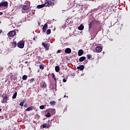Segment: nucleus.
Wrapping results in <instances>:
<instances>
[{"mask_svg": "<svg viewBox=\"0 0 130 130\" xmlns=\"http://www.w3.org/2000/svg\"><path fill=\"white\" fill-rule=\"evenodd\" d=\"M45 7H51L54 6V2L52 0H46L45 2Z\"/></svg>", "mask_w": 130, "mask_h": 130, "instance_id": "1", "label": "nucleus"}, {"mask_svg": "<svg viewBox=\"0 0 130 130\" xmlns=\"http://www.w3.org/2000/svg\"><path fill=\"white\" fill-rule=\"evenodd\" d=\"M4 95L5 94H2V97L3 99L1 100V103L5 104V103H8V100H9V99H8V95L5 94V96H4Z\"/></svg>", "mask_w": 130, "mask_h": 130, "instance_id": "2", "label": "nucleus"}, {"mask_svg": "<svg viewBox=\"0 0 130 130\" xmlns=\"http://www.w3.org/2000/svg\"><path fill=\"white\" fill-rule=\"evenodd\" d=\"M17 46L19 48H24V46H25V42L24 41H20L17 43Z\"/></svg>", "mask_w": 130, "mask_h": 130, "instance_id": "3", "label": "nucleus"}, {"mask_svg": "<svg viewBox=\"0 0 130 130\" xmlns=\"http://www.w3.org/2000/svg\"><path fill=\"white\" fill-rule=\"evenodd\" d=\"M8 6H9V3H8V2L7 1H4L0 3V9L2 7L8 8Z\"/></svg>", "mask_w": 130, "mask_h": 130, "instance_id": "4", "label": "nucleus"}, {"mask_svg": "<svg viewBox=\"0 0 130 130\" xmlns=\"http://www.w3.org/2000/svg\"><path fill=\"white\" fill-rule=\"evenodd\" d=\"M16 34H17V32H16L14 30H12L10 31L9 33H8L7 35L8 36H10V37H14V36H15Z\"/></svg>", "mask_w": 130, "mask_h": 130, "instance_id": "5", "label": "nucleus"}, {"mask_svg": "<svg viewBox=\"0 0 130 130\" xmlns=\"http://www.w3.org/2000/svg\"><path fill=\"white\" fill-rule=\"evenodd\" d=\"M47 86V84H46V82H45L44 81H43L40 83L41 88L45 89V88H46Z\"/></svg>", "mask_w": 130, "mask_h": 130, "instance_id": "6", "label": "nucleus"}, {"mask_svg": "<svg viewBox=\"0 0 130 130\" xmlns=\"http://www.w3.org/2000/svg\"><path fill=\"white\" fill-rule=\"evenodd\" d=\"M17 42L13 41L11 42L10 44V48H15L17 47Z\"/></svg>", "mask_w": 130, "mask_h": 130, "instance_id": "7", "label": "nucleus"}, {"mask_svg": "<svg viewBox=\"0 0 130 130\" xmlns=\"http://www.w3.org/2000/svg\"><path fill=\"white\" fill-rule=\"evenodd\" d=\"M42 45L45 47L46 50H48L49 49V44L48 43H42Z\"/></svg>", "mask_w": 130, "mask_h": 130, "instance_id": "8", "label": "nucleus"}, {"mask_svg": "<svg viewBox=\"0 0 130 130\" xmlns=\"http://www.w3.org/2000/svg\"><path fill=\"white\" fill-rule=\"evenodd\" d=\"M33 109H35V106H30L29 107H28L25 110L26 111H31L33 110Z\"/></svg>", "mask_w": 130, "mask_h": 130, "instance_id": "9", "label": "nucleus"}, {"mask_svg": "<svg viewBox=\"0 0 130 130\" xmlns=\"http://www.w3.org/2000/svg\"><path fill=\"white\" fill-rule=\"evenodd\" d=\"M42 127L43 128H46V127H47V128H49V127H50V124H49V123H44L42 125Z\"/></svg>", "mask_w": 130, "mask_h": 130, "instance_id": "10", "label": "nucleus"}, {"mask_svg": "<svg viewBox=\"0 0 130 130\" xmlns=\"http://www.w3.org/2000/svg\"><path fill=\"white\" fill-rule=\"evenodd\" d=\"M48 27V25L47 24H45L43 27V32L44 33H45L46 32V30H47V28Z\"/></svg>", "mask_w": 130, "mask_h": 130, "instance_id": "11", "label": "nucleus"}, {"mask_svg": "<svg viewBox=\"0 0 130 130\" xmlns=\"http://www.w3.org/2000/svg\"><path fill=\"white\" fill-rule=\"evenodd\" d=\"M65 53H68V54H70L71 52H72V49L70 48H67L64 50Z\"/></svg>", "mask_w": 130, "mask_h": 130, "instance_id": "12", "label": "nucleus"}, {"mask_svg": "<svg viewBox=\"0 0 130 130\" xmlns=\"http://www.w3.org/2000/svg\"><path fill=\"white\" fill-rule=\"evenodd\" d=\"M96 52H101L102 51V48L100 46L96 47L95 48Z\"/></svg>", "mask_w": 130, "mask_h": 130, "instance_id": "13", "label": "nucleus"}, {"mask_svg": "<svg viewBox=\"0 0 130 130\" xmlns=\"http://www.w3.org/2000/svg\"><path fill=\"white\" fill-rule=\"evenodd\" d=\"M78 56H82V55H83V54H84V51H83V50L81 49V50H79L78 51Z\"/></svg>", "mask_w": 130, "mask_h": 130, "instance_id": "14", "label": "nucleus"}, {"mask_svg": "<svg viewBox=\"0 0 130 130\" xmlns=\"http://www.w3.org/2000/svg\"><path fill=\"white\" fill-rule=\"evenodd\" d=\"M49 112L51 113V114H55V110L53 109H50L48 110Z\"/></svg>", "mask_w": 130, "mask_h": 130, "instance_id": "15", "label": "nucleus"}, {"mask_svg": "<svg viewBox=\"0 0 130 130\" xmlns=\"http://www.w3.org/2000/svg\"><path fill=\"white\" fill-rule=\"evenodd\" d=\"M84 69H85V66H84V65H81L77 67V70H80V71H83Z\"/></svg>", "mask_w": 130, "mask_h": 130, "instance_id": "16", "label": "nucleus"}, {"mask_svg": "<svg viewBox=\"0 0 130 130\" xmlns=\"http://www.w3.org/2000/svg\"><path fill=\"white\" fill-rule=\"evenodd\" d=\"M84 60H86V57H85V56H82V57H80L79 59V61L80 62L84 61Z\"/></svg>", "mask_w": 130, "mask_h": 130, "instance_id": "17", "label": "nucleus"}, {"mask_svg": "<svg viewBox=\"0 0 130 130\" xmlns=\"http://www.w3.org/2000/svg\"><path fill=\"white\" fill-rule=\"evenodd\" d=\"M45 7V4L39 5L37 6V9H42V8H44Z\"/></svg>", "mask_w": 130, "mask_h": 130, "instance_id": "18", "label": "nucleus"}, {"mask_svg": "<svg viewBox=\"0 0 130 130\" xmlns=\"http://www.w3.org/2000/svg\"><path fill=\"white\" fill-rule=\"evenodd\" d=\"M94 24V21H92L91 22H90L88 24L89 25V29H90V28H92L93 27V24Z\"/></svg>", "mask_w": 130, "mask_h": 130, "instance_id": "19", "label": "nucleus"}, {"mask_svg": "<svg viewBox=\"0 0 130 130\" xmlns=\"http://www.w3.org/2000/svg\"><path fill=\"white\" fill-rule=\"evenodd\" d=\"M46 112L47 113L45 115V116H46V117H50V116H51L50 115V112H49V111H46Z\"/></svg>", "mask_w": 130, "mask_h": 130, "instance_id": "20", "label": "nucleus"}, {"mask_svg": "<svg viewBox=\"0 0 130 130\" xmlns=\"http://www.w3.org/2000/svg\"><path fill=\"white\" fill-rule=\"evenodd\" d=\"M51 76H52L53 79L54 80L55 83L56 84L57 80H56V77H55V75H54V73H52Z\"/></svg>", "mask_w": 130, "mask_h": 130, "instance_id": "21", "label": "nucleus"}, {"mask_svg": "<svg viewBox=\"0 0 130 130\" xmlns=\"http://www.w3.org/2000/svg\"><path fill=\"white\" fill-rule=\"evenodd\" d=\"M78 30H80L81 31H82V30H84V25H83V24H81L78 27Z\"/></svg>", "mask_w": 130, "mask_h": 130, "instance_id": "22", "label": "nucleus"}, {"mask_svg": "<svg viewBox=\"0 0 130 130\" xmlns=\"http://www.w3.org/2000/svg\"><path fill=\"white\" fill-rule=\"evenodd\" d=\"M60 70V69H59V67L56 66L55 67V72H56V73H58V72H59Z\"/></svg>", "mask_w": 130, "mask_h": 130, "instance_id": "23", "label": "nucleus"}, {"mask_svg": "<svg viewBox=\"0 0 130 130\" xmlns=\"http://www.w3.org/2000/svg\"><path fill=\"white\" fill-rule=\"evenodd\" d=\"M23 9L24 10V11H27V10L29 9V6L27 5L24 6L23 7Z\"/></svg>", "mask_w": 130, "mask_h": 130, "instance_id": "24", "label": "nucleus"}, {"mask_svg": "<svg viewBox=\"0 0 130 130\" xmlns=\"http://www.w3.org/2000/svg\"><path fill=\"white\" fill-rule=\"evenodd\" d=\"M17 91H16V92L14 93V94H13V96H12V99H16V97H17Z\"/></svg>", "mask_w": 130, "mask_h": 130, "instance_id": "25", "label": "nucleus"}, {"mask_svg": "<svg viewBox=\"0 0 130 130\" xmlns=\"http://www.w3.org/2000/svg\"><path fill=\"white\" fill-rule=\"evenodd\" d=\"M27 78H28V76H27V75H24L22 76V80H23V81H25L27 80Z\"/></svg>", "mask_w": 130, "mask_h": 130, "instance_id": "26", "label": "nucleus"}, {"mask_svg": "<svg viewBox=\"0 0 130 130\" xmlns=\"http://www.w3.org/2000/svg\"><path fill=\"white\" fill-rule=\"evenodd\" d=\"M40 70H44V64H41L39 66Z\"/></svg>", "mask_w": 130, "mask_h": 130, "instance_id": "27", "label": "nucleus"}, {"mask_svg": "<svg viewBox=\"0 0 130 130\" xmlns=\"http://www.w3.org/2000/svg\"><path fill=\"white\" fill-rule=\"evenodd\" d=\"M66 23H67V24H70V23H72V21H71V19H69L68 18L67 20H66Z\"/></svg>", "mask_w": 130, "mask_h": 130, "instance_id": "28", "label": "nucleus"}, {"mask_svg": "<svg viewBox=\"0 0 130 130\" xmlns=\"http://www.w3.org/2000/svg\"><path fill=\"white\" fill-rule=\"evenodd\" d=\"M50 33H51V29H48L46 31V34H47V35H49Z\"/></svg>", "mask_w": 130, "mask_h": 130, "instance_id": "29", "label": "nucleus"}, {"mask_svg": "<svg viewBox=\"0 0 130 130\" xmlns=\"http://www.w3.org/2000/svg\"><path fill=\"white\" fill-rule=\"evenodd\" d=\"M24 103H25V101L20 102V103L19 104L20 106H21V107L24 106Z\"/></svg>", "mask_w": 130, "mask_h": 130, "instance_id": "30", "label": "nucleus"}, {"mask_svg": "<svg viewBox=\"0 0 130 130\" xmlns=\"http://www.w3.org/2000/svg\"><path fill=\"white\" fill-rule=\"evenodd\" d=\"M91 57H92V55L91 54L87 55V59H90Z\"/></svg>", "mask_w": 130, "mask_h": 130, "instance_id": "31", "label": "nucleus"}, {"mask_svg": "<svg viewBox=\"0 0 130 130\" xmlns=\"http://www.w3.org/2000/svg\"><path fill=\"white\" fill-rule=\"evenodd\" d=\"M50 104L51 105H55V101H51L50 102Z\"/></svg>", "mask_w": 130, "mask_h": 130, "instance_id": "32", "label": "nucleus"}, {"mask_svg": "<svg viewBox=\"0 0 130 130\" xmlns=\"http://www.w3.org/2000/svg\"><path fill=\"white\" fill-rule=\"evenodd\" d=\"M40 109H44V106L43 105L40 106Z\"/></svg>", "mask_w": 130, "mask_h": 130, "instance_id": "33", "label": "nucleus"}, {"mask_svg": "<svg viewBox=\"0 0 130 130\" xmlns=\"http://www.w3.org/2000/svg\"><path fill=\"white\" fill-rule=\"evenodd\" d=\"M94 21V24H98V23H99V21H97V20H93Z\"/></svg>", "mask_w": 130, "mask_h": 130, "instance_id": "34", "label": "nucleus"}, {"mask_svg": "<svg viewBox=\"0 0 130 130\" xmlns=\"http://www.w3.org/2000/svg\"><path fill=\"white\" fill-rule=\"evenodd\" d=\"M30 82H31V83H33V82H34V78H32L30 80Z\"/></svg>", "mask_w": 130, "mask_h": 130, "instance_id": "35", "label": "nucleus"}, {"mask_svg": "<svg viewBox=\"0 0 130 130\" xmlns=\"http://www.w3.org/2000/svg\"><path fill=\"white\" fill-rule=\"evenodd\" d=\"M24 107L26 108L28 107V104H24Z\"/></svg>", "mask_w": 130, "mask_h": 130, "instance_id": "36", "label": "nucleus"}, {"mask_svg": "<svg viewBox=\"0 0 130 130\" xmlns=\"http://www.w3.org/2000/svg\"><path fill=\"white\" fill-rule=\"evenodd\" d=\"M61 51V50H58L57 51V53H60V52Z\"/></svg>", "mask_w": 130, "mask_h": 130, "instance_id": "37", "label": "nucleus"}, {"mask_svg": "<svg viewBox=\"0 0 130 130\" xmlns=\"http://www.w3.org/2000/svg\"><path fill=\"white\" fill-rule=\"evenodd\" d=\"M62 81L63 82V83H66L67 82V80L66 79H63L62 80Z\"/></svg>", "mask_w": 130, "mask_h": 130, "instance_id": "38", "label": "nucleus"}, {"mask_svg": "<svg viewBox=\"0 0 130 130\" xmlns=\"http://www.w3.org/2000/svg\"><path fill=\"white\" fill-rule=\"evenodd\" d=\"M67 97V98H69V96L64 95V96H63V98H66Z\"/></svg>", "mask_w": 130, "mask_h": 130, "instance_id": "39", "label": "nucleus"}, {"mask_svg": "<svg viewBox=\"0 0 130 130\" xmlns=\"http://www.w3.org/2000/svg\"><path fill=\"white\" fill-rule=\"evenodd\" d=\"M2 33H3V30L0 29V34H2Z\"/></svg>", "mask_w": 130, "mask_h": 130, "instance_id": "40", "label": "nucleus"}, {"mask_svg": "<svg viewBox=\"0 0 130 130\" xmlns=\"http://www.w3.org/2000/svg\"><path fill=\"white\" fill-rule=\"evenodd\" d=\"M0 15H1V16H2V15H3V12H0Z\"/></svg>", "mask_w": 130, "mask_h": 130, "instance_id": "41", "label": "nucleus"}, {"mask_svg": "<svg viewBox=\"0 0 130 130\" xmlns=\"http://www.w3.org/2000/svg\"><path fill=\"white\" fill-rule=\"evenodd\" d=\"M1 72H3V70H2L1 68H0V73H1Z\"/></svg>", "mask_w": 130, "mask_h": 130, "instance_id": "42", "label": "nucleus"}, {"mask_svg": "<svg viewBox=\"0 0 130 130\" xmlns=\"http://www.w3.org/2000/svg\"><path fill=\"white\" fill-rule=\"evenodd\" d=\"M24 63H28V61H26Z\"/></svg>", "mask_w": 130, "mask_h": 130, "instance_id": "43", "label": "nucleus"}, {"mask_svg": "<svg viewBox=\"0 0 130 130\" xmlns=\"http://www.w3.org/2000/svg\"><path fill=\"white\" fill-rule=\"evenodd\" d=\"M33 40H35V38H34Z\"/></svg>", "mask_w": 130, "mask_h": 130, "instance_id": "44", "label": "nucleus"}, {"mask_svg": "<svg viewBox=\"0 0 130 130\" xmlns=\"http://www.w3.org/2000/svg\"><path fill=\"white\" fill-rule=\"evenodd\" d=\"M1 111H2V109L0 108V112H1Z\"/></svg>", "mask_w": 130, "mask_h": 130, "instance_id": "45", "label": "nucleus"}, {"mask_svg": "<svg viewBox=\"0 0 130 130\" xmlns=\"http://www.w3.org/2000/svg\"><path fill=\"white\" fill-rule=\"evenodd\" d=\"M32 14H35V12H32Z\"/></svg>", "mask_w": 130, "mask_h": 130, "instance_id": "46", "label": "nucleus"}]
</instances>
